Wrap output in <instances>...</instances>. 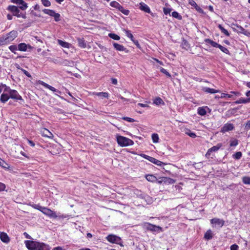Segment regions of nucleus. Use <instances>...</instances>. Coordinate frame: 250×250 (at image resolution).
<instances>
[{
    "instance_id": "nucleus-34",
    "label": "nucleus",
    "mask_w": 250,
    "mask_h": 250,
    "mask_svg": "<svg viewBox=\"0 0 250 250\" xmlns=\"http://www.w3.org/2000/svg\"><path fill=\"white\" fill-rule=\"evenodd\" d=\"M153 104L156 105L164 104V102L160 97H157L153 101Z\"/></svg>"
},
{
    "instance_id": "nucleus-20",
    "label": "nucleus",
    "mask_w": 250,
    "mask_h": 250,
    "mask_svg": "<svg viewBox=\"0 0 250 250\" xmlns=\"http://www.w3.org/2000/svg\"><path fill=\"white\" fill-rule=\"evenodd\" d=\"M0 239L4 243H8L10 241V239L6 233L2 232L0 233Z\"/></svg>"
},
{
    "instance_id": "nucleus-21",
    "label": "nucleus",
    "mask_w": 250,
    "mask_h": 250,
    "mask_svg": "<svg viewBox=\"0 0 250 250\" xmlns=\"http://www.w3.org/2000/svg\"><path fill=\"white\" fill-rule=\"evenodd\" d=\"M113 46L114 48L118 51H125L126 53H127L128 52V50L124 47V46L121 44H118L117 43L114 42L113 43Z\"/></svg>"
},
{
    "instance_id": "nucleus-19",
    "label": "nucleus",
    "mask_w": 250,
    "mask_h": 250,
    "mask_svg": "<svg viewBox=\"0 0 250 250\" xmlns=\"http://www.w3.org/2000/svg\"><path fill=\"white\" fill-rule=\"evenodd\" d=\"M36 250H50V247L44 243L39 242Z\"/></svg>"
},
{
    "instance_id": "nucleus-53",
    "label": "nucleus",
    "mask_w": 250,
    "mask_h": 250,
    "mask_svg": "<svg viewBox=\"0 0 250 250\" xmlns=\"http://www.w3.org/2000/svg\"><path fill=\"white\" fill-rule=\"evenodd\" d=\"M171 11V9L170 8H168L164 7L163 8V11L165 15H167V14H170Z\"/></svg>"
},
{
    "instance_id": "nucleus-26",
    "label": "nucleus",
    "mask_w": 250,
    "mask_h": 250,
    "mask_svg": "<svg viewBox=\"0 0 250 250\" xmlns=\"http://www.w3.org/2000/svg\"><path fill=\"white\" fill-rule=\"evenodd\" d=\"M94 95L101 99L108 98L109 97V94L107 92H96L94 93Z\"/></svg>"
},
{
    "instance_id": "nucleus-48",
    "label": "nucleus",
    "mask_w": 250,
    "mask_h": 250,
    "mask_svg": "<svg viewBox=\"0 0 250 250\" xmlns=\"http://www.w3.org/2000/svg\"><path fill=\"white\" fill-rule=\"evenodd\" d=\"M125 31L126 36L129 38L132 41H133L134 40V37L132 34L131 33L130 31L127 30H125Z\"/></svg>"
},
{
    "instance_id": "nucleus-17",
    "label": "nucleus",
    "mask_w": 250,
    "mask_h": 250,
    "mask_svg": "<svg viewBox=\"0 0 250 250\" xmlns=\"http://www.w3.org/2000/svg\"><path fill=\"white\" fill-rule=\"evenodd\" d=\"M39 83L43 86L44 87L49 89L51 91L53 92H57L59 94H61V91L57 90L54 87L48 84L47 83L42 82V81H39Z\"/></svg>"
},
{
    "instance_id": "nucleus-25",
    "label": "nucleus",
    "mask_w": 250,
    "mask_h": 250,
    "mask_svg": "<svg viewBox=\"0 0 250 250\" xmlns=\"http://www.w3.org/2000/svg\"><path fill=\"white\" fill-rule=\"evenodd\" d=\"M77 41L79 46L82 48H85L86 46V43L83 38H78Z\"/></svg>"
},
{
    "instance_id": "nucleus-13",
    "label": "nucleus",
    "mask_w": 250,
    "mask_h": 250,
    "mask_svg": "<svg viewBox=\"0 0 250 250\" xmlns=\"http://www.w3.org/2000/svg\"><path fill=\"white\" fill-rule=\"evenodd\" d=\"M147 228L148 230H149L152 231L159 232L163 231L161 227L153 225L150 224H148Z\"/></svg>"
},
{
    "instance_id": "nucleus-40",
    "label": "nucleus",
    "mask_w": 250,
    "mask_h": 250,
    "mask_svg": "<svg viewBox=\"0 0 250 250\" xmlns=\"http://www.w3.org/2000/svg\"><path fill=\"white\" fill-rule=\"evenodd\" d=\"M0 166L4 168H8L9 166L4 160L0 158Z\"/></svg>"
},
{
    "instance_id": "nucleus-32",
    "label": "nucleus",
    "mask_w": 250,
    "mask_h": 250,
    "mask_svg": "<svg viewBox=\"0 0 250 250\" xmlns=\"http://www.w3.org/2000/svg\"><path fill=\"white\" fill-rule=\"evenodd\" d=\"M250 102V98L244 99H240L239 100L235 102V103L236 104H246L247 103Z\"/></svg>"
},
{
    "instance_id": "nucleus-37",
    "label": "nucleus",
    "mask_w": 250,
    "mask_h": 250,
    "mask_svg": "<svg viewBox=\"0 0 250 250\" xmlns=\"http://www.w3.org/2000/svg\"><path fill=\"white\" fill-rule=\"evenodd\" d=\"M163 181L164 183L167 184H173L175 183V181L173 179L167 177H163Z\"/></svg>"
},
{
    "instance_id": "nucleus-7",
    "label": "nucleus",
    "mask_w": 250,
    "mask_h": 250,
    "mask_svg": "<svg viewBox=\"0 0 250 250\" xmlns=\"http://www.w3.org/2000/svg\"><path fill=\"white\" fill-rule=\"evenodd\" d=\"M39 242L26 240L25 244L27 248L29 250H36L38 248Z\"/></svg>"
},
{
    "instance_id": "nucleus-4",
    "label": "nucleus",
    "mask_w": 250,
    "mask_h": 250,
    "mask_svg": "<svg viewBox=\"0 0 250 250\" xmlns=\"http://www.w3.org/2000/svg\"><path fill=\"white\" fill-rule=\"evenodd\" d=\"M106 239L108 242L111 243L117 244L122 247L124 246L121 237L116 235L109 234L106 237Z\"/></svg>"
},
{
    "instance_id": "nucleus-44",
    "label": "nucleus",
    "mask_w": 250,
    "mask_h": 250,
    "mask_svg": "<svg viewBox=\"0 0 250 250\" xmlns=\"http://www.w3.org/2000/svg\"><path fill=\"white\" fill-rule=\"evenodd\" d=\"M151 137L153 143H157L159 142V136L157 134H153Z\"/></svg>"
},
{
    "instance_id": "nucleus-38",
    "label": "nucleus",
    "mask_w": 250,
    "mask_h": 250,
    "mask_svg": "<svg viewBox=\"0 0 250 250\" xmlns=\"http://www.w3.org/2000/svg\"><path fill=\"white\" fill-rule=\"evenodd\" d=\"M1 86L2 87L3 93L9 94L10 91L12 89H11L9 87L7 86L5 84H1Z\"/></svg>"
},
{
    "instance_id": "nucleus-58",
    "label": "nucleus",
    "mask_w": 250,
    "mask_h": 250,
    "mask_svg": "<svg viewBox=\"0 0 250 250\" xmlns=\"http://www.w3.org/2000/svg\"><path fill=\"white\" fill-rule=\"evenodd\" d=\"M21 71L23 72V73L26 76H27L29 78H31V75H30V74L26 70L23 69H21Z\"/></svg>"
},
{
    "instance_id": "nucleus-36",
    "label": "nucleus",
    "mask_w": 250,
    "mask_h": 250,
    "mask_svg": "<svg viewBox=\"0 0 250 250\" xmlns=\"http://www.w3.org/2000/svg\"><path fill=\"white\" fill-rule=\"evenodd\" d=\"M237 30L239 32L245 35H247L248 32L244 28L240 25H237Z\"/></svg>"
},
{
    "instance_id": "nucleus-55",
    "label": "nucleus",
    "mask_w": 250,
    "mask_h": 250,
    "mask_svg": "<svg viewBox=\"0 0 250 250\" xmlns=\"http://www.w3.org/2000/svg\"><path fill=\"white\" fill-rule=\"evenodd\" d=\"M5 185L1 182H0V192L4 191L5 190Z\"/></svg>"
},
{
    "instance_id": "nucleus-63",
    "label": "nucleus",
    "mask_w": 250,
    "mask_h": 250,
    "mask_svg": "<svg viewBox=\"0 0 250 250\" xmlns=\"http://www.w3.org/2000/svg\"><path fill=\"white\" fill-rule=\"evenodd\" d=\"M24 236L27 239H32L31 237L26 232H24L23 233Z\"/></svg>"
},
{
    "instance_id": "nucleus-33",
    "label": "nucleus",
    "mask_w": 250,
    "mask_h": 250,
    "mask_svg": "<svg viewBox=\"0 0 250 250\" xmlns=\"http://www.w3.org/2000/svg\"><path fill=\"white\" fill-rule=\"evenodd\" d=\"M146 179L147 181L151 182H154L157 181L156 177L155 176L150 174L147 175L146 176Z\"/></svg>"
},
{
    "instance_id": "nucleus-54",
    "label": "nucleus",
    "mask_w": 250,
    "mask_h": 250,
    "mask_svg": "<svg viewBox=\"0 0 250 250\" xmlns=\"http://www.w3.org/2000/svg\"><path fill=\"white\" fill-rule=\"evenodd\" d=\"M122 119L126 121H127L128 122H130V123H132L135 121L134 119L129 118V117H124Z\"/></svg>"
},
{
    "instance_id": "nucleus-2",
    "label": "nucleus",
    "mask_w": 250,
    "mask_h": 250,
    "mask_svg": "<svg viewBox=\"0 0 250 250\" xmlns=\"http://www.w3.org/2000/svg\"><path fill=\"white\" fill-rule=\"evenodd\" d=\"M7 9L12 13L13 15L16 16L18 18H22L26 19V16L25 13H22L20 12L18 7L14 5H9L8 6Z\"/></svg>"
},
{
    "instance_id": "nucleus-42",
    "label": "nucleus",
    "mask_w": 250,
    "mask_h": 250,
    "mask_svg": "<svg viewBox=\"0 0 250 250\" xmlns=\"http://www.w3.org/2000/svg\"><path fill=\"white\" fill-rule=\"evenodd\" d=\"M242 156V153L241 152L239 151L235 153L233 155V158L236 160H239L240 159Z\"/></svg>"
},
{
    "instance_id": "nucleus-64",
    "label": "nucleus",
    "mask_w": 250,
    "mask_h": 250,
    "mask_svg": "<svg viewBox=\"0 0 250 250\" xmlns=\"http://www.w3.org/2000/svg\"><path fill=\"white\" fill-rule=\"evenodd\" d=\"M53 250H62V248L61 247L58 246L54 248Z\"/></svg>"
},
{
    "instance_id": "nucleus-3",
    "label": "nucleus",
    "mask_w": 250,
    "mask_h": 250,
    "mask_svg": "<svg viewBox=\"0 0 250 250\" xmlns=\"http://www.w3.org/2000/svg\"><path fill=\"white\" fill-rule=\"evenodd\" d=\"M17 36V32L16 31H12L7 34L6 36L1 37L2 40L4 44L9 43L13 41Z\"/></svg>"
},
{
    "instance_id": "nucleus-28",
    "label": "nucleus",
    "mask_w": 250,
    "mask_h": 250,
    "mask_svg": "<svg viewBox=\"0 0 250 250\" xmlns=\"http://www.w3.org/2000/svg\"><path fill=\"white\" fill-rule=\"evenodd\" d=\"M203 91L206 93H216L219 92V90H216L215 89L210 88L208 87H204L203 89Z\"/></svg>"
},
{
    "instance_id": "nucleus-8",
    "label": "nucleus",
    "mask_w": 250,
    "mask_h": 250,
    "mask_svg": "<svg viewBox=\"0 0 250 250\" xmlns=\"http://www.w3.org/2000/svg\"><path fill=\"white\" fill-rule=\"evenodd\" d=\"M42 212L44 213V214L46 215L48 217H51V218H57V217H60V216L57 215L56 212H54L53 211L51 210V209L43 207L42 210Z\"/></svg>"
},
{
    "instance_id": "nucleus-18",
    "label": "nucleus",
    "mask_w": 250,
    "mask_h": 250,
    "mask_svg": "<svg viewBox=\"0 0 250 250\" xmlns=\"http://www.w3.org/2000/svg\"><path fill=\"white\" fill-rule=\"evenodd\" d=\"M221 145L220 144H218L217 146H215L209 148L206 154V156L207 157H208L210 155V153L211 152H215L219 150L220 148Z\"/></svg>"
},
{
    "instance_id": "nucleus-46",
    "label": "nucleus",
    "mask_w": 250,
    "mask_h": 250,
    "mask_svg": "<svg viewBox=\"0 0 250 250\" xmlns=\"http://www.w3.org/2000/svg\"><path fill=\"white\" fill-rule=\"evenodd\" d=\"M218 48H219L223 52L226 53V54H229V52L228 49L227 48L222 46L221 45H219Z\"/></svg>"
},
{
    "instance_id": "nucleus-11",
    "label": "nucleus",
    "mask_w": 250,
    "mask_h": 250,
    "mask_svg": "<svg viewBox=\"0 0 250 250\" xmlns=\"http://www.w3.org/2000/svg\"><path fill=\"white\" fill-rule=\"evenodd\" d=\"M10 98L16 100H23L22 97L19 94L18 92L15 90H12L9 93Z\"/></svg>"
},
{
    "instance_id": "nucleus-50",
    "label": "nucleus",
    "mask_w": 250,
    "mask_h": 250,
    "mask_svg": "<svg viewBox=\"0 0 250 250\" xmlns=\"http://www.w3.org/2000/svg\"><path fill=\"white\" fill-rule=\"evenodd\" d=\"M42 2L44 6L48 7L51 5V3L48 0H42Z\"/></svg>"
},
{
    "instance_id": "nucleus-61",
    "label": "nucleus",
    "mask_w": 250,
    "mask_h": 250,
    "mask_svg": "<svg viewBox=\"0 0 250 250\" xmlns=\"http://www.w3.org/2000/svg\"><path fill=\"white\" fill-rule=\"evenodd\" d=\"M132 42H134V43L137 46V47L139 48H140V44L137 40H134L132 41Z\"/></svg>"
},
{
    "instance_id": "nucleus-15",
    "label": "nucleus",
    "mask_w": 250,
    "mask_h": 250,
    "mask_svg": "<svg viewBox=\"0 0 250 250\" xmlns=\"http://www.w3.org/2000/svg\"><path fill=\"white\" fill-rule=\"evenodd\" d=\"M234 129L233 125L232 124L227 123L224 125L221 128V132L225 133L226 132L232 130Z\"/></svg>"
},
{
    "instance_id": "nucleus-62",
    "label": "nucleus",
    "mask_w": 250,
    "mask_h": 250,
    "mask_svg": "<svg viewBox=\"0 0 250 250\" xmlns=\"http://www.w3.org/2000/svg\"><path fill=\"white\" fill-rule=\"evenodd\" d=\"M196 10L199 12L200 13H203V10L197 5L196 7H195Z\"/></svg>"
},
{
    "instance_id": "nucleus-22",
    "label": "nucleus",
    "mask_w": 250,
    "mask_h": 250,
    "mask_svg": "<svg viewBox=\"0 0 250 250\" xmlns=\"http://www.w3.org/2000/svg\"><path fill=\"white\" fill-rule=\"evenodd\" d=\"M139 9L146 13H151V11L149 7L144 2H141L140 3Z\"/></svg>"
},
{
    "instance_id": "nucleus-35",
    "label": "nucleus",
    "mask_w": 250,
    "mask_h": 250,
    "mask_svg": "<svg viewBox=\"0 0 250 250\" xmlns=\"http://www.w3.org/2000/svg\"><path fill=\"white\" fill-rule=\"evenodd\" d=\"M58 42L60 45L63 47L69 48L70 46V44L69 43L63 42L61 40H58Z\"/></svg>"
},
{
    "instance_id": "nucleus-23",
    "label": "nucleus",
    "mask_w": 250,
    "mask_h": 250,
    "mask_svg": "<svg viewBox=\"0 0 250 250\" xmlns=\"http://www.w3.org/2000/svg\"><path fill=\"white\" fill-rule=\"evenodd\" d=\"M147 160L151 162V163H152L157 166H161L165 165V164L164 163L161 162L159 160L156 159L155 158H154L153 157H150V156L148 157Z\"/></svg>"
},
{
    "instance_id": "nucleus-6",
    "label": "nucleus",
    "mask_w": 250,
    "mask_h": 250,
    "mask_svg": "<svg viewBox=\"0 0 250 250\" xmlns=\"http://www.w3.org/2000/svg\"><path fill=\"white\" fill-rule=\"evenodd\" d=\"M42 11L44 13L47 14L51 17H53L56 21H60V14L59 13H56L54 10L44 9L42 10Z\"/></svg>"
},
{
    "instance_id": "nucleus-30",
    "label": "nucleus",
    "mask_w": 250,
    "mask_h": 250,
    "mask_svg": "<svg viewBox=\"0 0 250 250\" xmlns=\"http://www.w3.org/2000/svg\"><path fill=\"white\" fill-rule=\"evenodd\" d=\"M205 42L208 44H210L212 46L216 47V48H218V47L220 45L219 44L217 43V42H216L209 39H206Z\"/></svg>"
},
{
    "instance_id": "nucleus-9",
    "label": "nucleus",
    "mask_w": 250,
    "mask_h": 250,
    "mask_svg": "<svg viewBox=\"0 0 250 250\" xmlns=\"http://www.w3.org/2000/svg\"><path fill=\"white\" fill-rule=\"evenodd\" d=\"M18 50L21 51H26L27 50L30 51L33 49V47L30 44H26L25 43H21L18 45Z\"/></svg>"
},
{
    "instance_id": "nucleus-24",
    "label": "nucleus",
    "mask_w": 250,
    "mask_h": 250,
    "mask_svg": "<svg viewBox=\"0 0 250 250\" xmlns=\"http://www.w3.org/2000/svg\"><path fill=\"white\" fill-rule=\"evenodd\" d=\"M9 98L10 96L9 94L3 93L0 96V101L3 103H5Z\"/></svg>"
},
{
    "instance_id": "nucleus-52",
    "label": "nucleus",
    "mask_w": 250,
    "mask_h": 250,
    "mask_svg": "<svg viewBox=\"0 0 250 250\" xmlns=\"http://www.w3.org/2000/svg\"><path fill=\"white\" fill-rule=\"evenodd\" d=\"M238 144V140H234L230 141V146H236Z\"/></svg>"
},
{
    "instance_id": "nucleus-39",
    "label": "nucleus",
    "mask_w": 250,
    "mask_h": 250,
    "mask_svg": "<svg viewBox=\"0 0 250 250\" xmlns=\"http://www.w3.org/2000/svg\"><path fill=\"white\" fill-rule=\"evenodd\" d=\"M9 50L14 54H16V51L18 50V46L16 45H12L9 46Z\"/></svg>"
},
{
    "instance_id": "nucleus-57",
    "label": "nucleus",
    "mask_w": 250,
    "mask_h": 250,
    "mask_svg": "<svg viewBox=\"0 0 250 250\" xmlns=\"http://www.w3.org/2000/svg\"><path fill=\"white\" fill-rule=\"evenodd\" d=\"M239 247L236 244H233L230 246V250H239Z\"/></svg>"
},
{
    "instance_id": "nucleus-12",
    "label": "nucleus",
    "mask_w": 250,
    "mask_h": 250,
    "mask_svg": "<svg viewBox=\"0 0 250 250\" xmlns=\"http://www.w3.org/2000/svg\"><path fill=\"white\" fill-rule=\"evenodd\" d=\"M12 2L19 5L22 4V6H19V8L24 10L27 8V4L23 0H12Z\"/></svg>"
},
{
    "instance_id": "nucleus-5",
    "label": "nucleus",
    "mask_w": 250,
    "mask_h": 250,
    "mask_svg": "<svg viewBox=\"0 0 250 250\" xmlns=\"http://www.w3.org/2000/svg\"><path fill=\"white\" fill-rule=\"evenodd\" d=\"M110 5L113 7L118 9L120 11L123 13L125 15H128L129 11L127 9H125L121 6L118 2L113 1L110 2Z\"/></svg>"
},
{
    "instance_id": "nucleus-16",
    "label": "nucleus",
    "mask_w": 250,
    "mask_h": 250,
    "mask_svg": "<svg viewBox=\"0 0 250 250\" xmlns=\"http://www.w3.org/2000/svg\"><path fill=\"white\" fill-rule=\"evenodd\" d=\"M54 62L60 63V64H62L65 66H72L74 65V62L73 61H69L67 60H62V61H57L56 60Z\"/></svg>"
},
{
    "instance_id": "nucleus-43",
    "label": "nucleus",
    "mask_w": 250,
    "mask_h": 250,
    "mask_svg": "<svg viewBox=\"0 0 250 250\" xmlns=\"http://www.w3.org/2000/svg\"><path fill=\"white\" fill-rule=\"evenodd\" d=\"M172 16L176 19H177L178 20H182V16L177 12L174 11L171 14Z\"/></svg>"
},
{
    "instance_id": "nucleus-29",
    "label": "nucleus",
    "mask_w": 250,
    "mask_h": 250,
    "mask_svg": "<svg viewBox=\"0 0 250 250\" xmlns=\"http://www.w3.org/2000/svg\"><path fill=\"white\" fill-rule=\"evenodd\" d=\"M207 107H200L198 109V113L201 116H204L207 113Z\"/></svg>"
},
{
    "instance_id": "nucleus-59",
    "label": "nucleus",
    "mask_w": 250,
    "mask_h": 250,
    "mask_svg": "<svg viewBox=\"0 0 250 250\" xmlns=\"http://www.w3.org/2000/svg\"><path fill=\"white\" fill-rule=\"evenodd\" d=\"M34 208L40 210L41 211H42V209L43 208V207H42L39 205H35L34 206Z\"/></svg>"
},
{
    "instance_id": "nucleus-45",
    "label": "nucleus",
    "mask_w": 250,
    "mask_h": 250,
    "mask_svg": "<svg viewBox=\"0 0 250 250\" xmlns=\"http://www.w3.org/2000/svg\"><path fill=\"white\" fill-rule=\"evenodd\" d=\"M242 181L245 184L250 185V177H243L242 178Z\"/></svg>"
},
{
    "instance_id": "nucleus-41",
    "label": "nucleus",
    "mask_w": 250,
    "mask_h": 250,
    "mask_svg": "<svg viewBox=\"0 0 250 250\" xmlns=\"http://www.w3.org/2000/svg\"><path fill=\"white\" fill-rule=\"evenodd\" d=\"M218 27L220 29L221 32L223 33L225 35H226L227 36H229V34L228 32V31L226 29H225L221 24H219Z\"/></svg>"
},
{
    "instance_id": "nucleus-27",
    "label": "nucleus",
    "mask_w": 250,
    "mask_h": 250,
    "mask_svg": "<svg viewBox=\"0 0 250 250\" xmlns=\"http://www.w3.org/2000/svg\"><path fill=\"white\" fill-rule=\"evenodd\" d=\"M213 237V234L212 231L210 229H208L207 231L204 235V238L207 240H210Z\"/></svg>"
},
{
    "instance_id": "nucleus-47",
    "label": "nucleus",
    "mask_w": 250,
    "mask_h": 250,
    "mask_svg": "<svg viewBox=\"0 0 250 250\" xmlns=\"http://www.w3.org/2000/svg\"><path fill=\"white\" fill-rule=\"evenodd\" d=\"M108 36L111 38L115 40H119L120 39V37L118 35L114 33H110L109 34Z\"/></svg>"
},
{
    "instance_id": "nucleus-1",
    "label": "nucleus",
    "mask_w": 250,
    "mask_h": 250,
    "mask_svg": "<svg viewBox=\"0 0 250 250\" xmlns=\"http://www.w3.org/2000/svg\"><path fill=\"white\" fill-rule=\"evenodd\" d=\"M117 140L118 144L122 146H132L134 144L133 141L131 139L122 136H117Z\"/></svg>"
},
{
    "instance_id": "nucleus-49",
    "label": "nucleus",
    "mask_w": 250,
    "mask_h": 250,
    "mask_svg": "<svg viewBox=\"0 0 250 250\" xmlns=\"http://www.w3.org/2000/svg\"><path fill=\"white\" fill-rule=\"evenodd\" d=\"M160 70L161 72H162L163 73L165 74L167 77H169V78H170L171 77V75L169 74V73H168L166 69H165L163 67H160Z\"/></svg>"
},
{
    "instance_id": "nucleus-10",
    "label": "nucleus",
    "mask_w": 250,
    "mask_h": 250,
    "mask_svg": "<svg viewBox=\"0 0 250 250\" xmlns=\"http://www.w3.org/2000/svg\"><path fill=\"white\" fill-rule=\"evenodd\" d=\"M212 227L216 228H221L224 224L223 220H210Z\"/></svg>"
},
{
    "instance_id": "nucleus-14",
    "label": "nucleus",
    "mask_w": 250,
    "mask_h": 250,
    "mask_svg": "<svg viewBox=\"0 0 250 250\" xmlns=\"http://www.w3.org/2000/svg\"><path fill=\"white\" fill-rule=\"evenodd\" d=\"M41 133L44 137L52 138L53 137V134L45 128H42L41 129Z\"/></svg>"
},
{
    "instance_id": "nucleus-60",
    "label": "nucleus",
    "mask_w": 250,
    "mask_h": 250,
    "mask_svg": "<svg viewBox=\"0 0 250 250\" xmlns=\"http://www.w3.org/2000/svg\"><path fill=\"white\" fill-rule=\"evenodd\" d=\"M189 3L194 7H196L197 4L193 0H189Z\"/></svg>"
},
{
    "instance_id": "nucleus-51",
    "label": "nucleus",
    "mask_w": 250,
    "mask_h": 250,
    "mask_svg": "<svg viewBox=\"0 0 250 250\" xmlns=\"http://www.w3.org/2000/svg\"><path fill=\"white\" fill-rule=\"evenodd\" d=\"M186 133L192 138H195L196 137V135L195 134V133L194 132H190V130H188V132H186Z\"/></svg>"
},
{
    "instance_id": "nucleus-31",
    "label": "nucleus",
    "mask_w": 250,
    "mask_h": 250,
    "mask_svg": "<svg viewBox=\"0 0 250 250\" xmlns=\"http://www.w3.org/2000/svg\"><path fill=\"white\" fill-rule=\"evenodd\" d=\"M181 46L183 48L186 50H188L190 47L189 43L185 40H183V41L181 43Z\"/></svg>"
},
{
    "instance_id": "nucleus-56",
    "label": "nucleus",
    "mask_w": 250,
    "mask_h": 250,
    "mask_svg": "<svg viewBox=\"0 0 250 250\" xmlns=\"http://www.w3.org/2000/svg\"><path fill=\"white\" fill-rule=\"evenodd\" d=\"M232 97L231 94H228L226 93H222L221 94V98H225V97H228L229 98H231Z\"/></svg>"
}]
</instances>
